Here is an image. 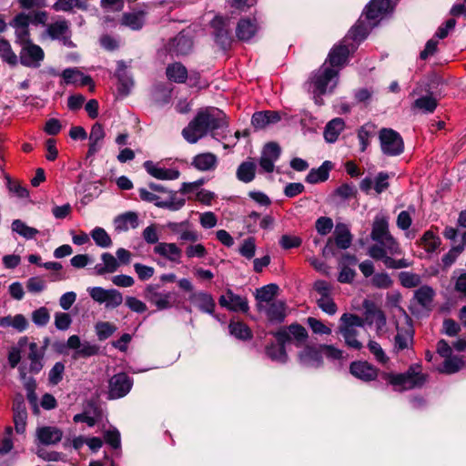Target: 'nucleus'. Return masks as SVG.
<instances>
[{"label":"nucleus","instance_id":"obj_40","mask_svg":"<svg viewBox=\"0 0 466 466\" xmlns=\"http://www.w3.org/2000/svg\"><path fill=\"white\" fill-rule=\"evenodd\" d=\"M335 243L341 249L348 248L352 241V236L345 224H338L334 231Z\"/></svg>","mask_w":466,"mask_h":466},{"label":"nucleus","instance_id":"obj_49","mask_svg":"<svg viewBox=\"0 0 466 466\" xmlns=\"http://www.w3.org/2000/svg\"><path fill=\"white\" fill-rule=\"evenodd\" d=\"M12 230L26 239L35 238V237L39 233L36 228L27 226L20 219H15L12 222Z\"/></svg>","mask_w":466,"mask_h":466},{"label":"nucleus","instance_id":"obj_53","mask_svg":"<svg viewBox=\"0 0 466 466\" xmlns=\"http://www.w3.org/2000/svg\"><path fill=\"white\" fill-rule=\"evenodd\" d=\"M289 329L290 339L295 340L297 346H301L307 341L309 334L303 326L299 324H291L289 326Z\"/></svg>","mask_w":466,"mask_h":466},{"label":"nucleus","instance_id":"obj_35","mask_svg":"<svg viewBox=\"0 0 466 466\" xmlns=\"http://www.w3.org/2000/svg\"><path fill=\"white\" fill-rule=\"evenodd\" d=\"M116 76L118 78V92L123 96L128 95L134 85V82L132 78L127 75L124 62L120 61L117 63Z\"/></svg>","mask_w":466,"mask_h":466},{"label":"nucleus","instance_id":"obj_14","mask_svg":"<svg viewBox=\"0 0 466 466\" xmlns=\"http://www.w3.org/2000/svg\"><path fill=\"white\" fill-rule=\"evenodd\" d=\"M280 147L274 142L265 145L259 159L260 167L268 173H271L275 167V162L280 156Z\"/></svg>","mask_w":466,"mask_h":466},{"label":"nucleus","instance_id":"obj_32","mask_svg":"<svg viewBox=\"0 0 466 466\" xmlns=\"http://www.w3.org/2000/svg\"><path fill=\"white\" fill-rule=\"evenodd\" d=\"M29 326L27 319L23 314L8 315L0 318V327L13 328L18 332L25 331Z\"/></svg>","mask_w":466,"mask_h":466},{"label":"nucleus","instance_id":"obj_36","mask_svg":"<svg viewBox=\"0 0 466 466\" xmlns=\"http://www.w3.org/2000/svg\"><path fill=\"white\" fill-rule=\"evenodd\" d=\"M115 227L118 231H127L138 227V217L135 212H126L115 219Z\"/></svg>","mask_w":466,"mask_h":466},{"label":"nucleus","instance_id":"obj_17","mask_svg":"<svg viewBox=\"0 0 466 466\" xmlns=\"http://www.w3.org/2000/svg\"><path fill=\"white\" fill-rule=\"evenodd\" d=\"M218 164V157L211 152H203L193 157L190 166L200 172L214 171Z\"/></svg>","mask_w":466,"mask_h":466},{"label":"nucleus","instance_id":"obj_64","mask_svg":"<svg viewBox=\"0 0 466 466\" xmlns=\"http://www.w3.org/2000/svg\"><path fill=\"white\" fill-rule=\"evenodd\" d=\"M463 245L452 247L441 258L443 268H450L462 253Z\"/></svg>","mask_w":466,"mask_h":466},{"label":"nucleus","instance_id":"obj_43","mask_svg":"<svg viewBox=\"0 0 466 466\" xmlns=\"http://www.w3.org/2000/svg\"><path fill=\"white\" fill-rule=\"evenodd\" d=\"M437 105V99L431 95H427L417 98L412 105V108L425 114H430L436 109Z\"/></svg>","mask_w":466,"mask_h":466},{"label":"nucleus","instance_id":"obj_39","mask_svg":"<svg viewBox=\"0 0 466 466\" xmlns=\"http://www.w3.org/2000/svg\"><path fill=\"white\" fill-rule=\"evenodd\" d=\"M344 127L345 123L342 118L337 117L330 120L324 130V137L326 141L329 143L335 142Z\"/></svg>","mask_w":466,"mask_h":466},{"label":"nucleus","instance_id":"obj_41","mask_svg":"<svg viewBox=\"0 0 466 466\" xmlns=\"http://www.w3.org/2000/svg\"><path fill=\"white\" fill-rule=\"evenodd\" d=\"M166 74L170 81L184 83L187 78V70L180 63H173L167 67Z\"/></svg>","mask_w":466,"mask_h":466},{"label":"nucleus","instance_id":"obj_28","mask_svg":"<svg viewBox=\"0 0 466 466\" xmlns=\"http://www.w3.org/2000/svg\"><path fill=\"white\" fill-rule=\"evenodd\" d=\"M280 120V116L277 111H260L252 116V125L255 128L262 129L270 124H275Z\"/></svg>","mask_w":466,"mask_h":466},{"label":"nucleus","instance_id":"obj_12","mask_svg":"<svg viewBox=\"0 0 466 466\" xmlns=\"http://www.w3.org/2000/svg\"><path fill=\"white\" fill-rule=\"evenodd\" d=\"M48 341V339H46L45 345L42 347L38 346L37 343L33 341L27 342V360H29V371L31 373L37 374L43 369V360Z\"/></svg>","mask_w":466,"mask_h":466},{"label":"nucleus","instance_id":"obj_46","mask_svg":"<svg viewBox=\"0 0 466 466\" xmlns=\"http://www.w3.org/2000/svg\"><path fill=\"white\" fill-rule=\"evenodd\" d=\"M167 199L160 203L162 208L177 211L182 208L186 203V199L177 196V192L168 191Z\"/></svg>","mask_w":466,"mask_h":466},{"label":"nucleus","instance_id":"obj_42","mask_svg":"<svg viewBox=\"0 0 466 466\" xmlns=\"http://www.w3.org/2000/svg\"><path fill=\"white\" fill-rule=\"evenodd\" d=\"M14 423L17 433H24L26 426L27 412L23 402L14 406Z\"/></svg>","mask_w":466,"mask_h":466},{"label":"nucleus","instance_id":"obj_18","mask_svg":"<svg viewBox=\"0 0 466 466\" xmlns=\"http://www.w3.org/2000/svg\"><path fill=\"white\" fill-rule=\"evenodd\" d=\"M286 303L277 299L258 309V310L264 313L271 322H282L286 318Z\"/></svg>","mask_w":466,"mask_h":466},{"label":"nucleus","instance_id":"obj_30","mask_svg":"<svg viewBox=\"0 0 466 466\" xmlns=\"http://www.w3.org/2000/svg\"><path fill=\"white\" fill-rule=\"evenodd\" d=\"M279 291V287L276 284H268L256 290L257 309L262 308L265 304L276 300L275 297Z\"/></svg>","mask_w":466,"mask_h":466},{"label":"nucleus","instance_id":"obj_58","mask_svg":"<svg viewBox=\"0 0 466 466\" xmlns=\"http://www.w3.org/2000/svg\"><path fill=\"white\" fill-rule=\"evenodd\" d=\"M256 240L253 237L247 238L243 240L238 248L239 254L247 259H251L256 253Z\"/></svg>","mask_w":466,"mask_h":466},{"label":"nucleus","instance_id":"obj_4","mask_svg":"<svg viewBox=\"0 0 466 466\" xmlns=\"http://www.w3.org/2000/svg\"><path fill=\"white\" fill-rule=\"evenodd\" d=\"M363 319L355 314L344 313L340 317L339 332L349 348L360 350L363 347L362 343L357 339V328L363 327Z\"/></svg>","mask_w":466,"mask_h":466},{"label":"nucleus","instance_id":"obj_60","mask_svg":"<svg viewBox=\"0 0 466 466\" xmlns=\"http://www.w3.org/2000/svg\"><path fill=\"white\" fill-rule=\"evenodd\" d=\"M116 327L107 321L96 323V331L99 340H105L115 333Z\"/></svg>","mask_w":466,"mask_h":466},{"label":"nucleus","instance_id":"obj_25","mask_svg":"<svg viewBox=\"0 0 466 466\" xmlns=\"http://www.w3.org/2000/svg\"><path fill=\"white\" fill-rule=\"evenodd\" d=\"M258 28L255 18H242L236 27V35L240 41H248L257 34Z\"/></svg>","mask_w":466,"mask_h":466},{"label":"nucleus","instance_id":"obj_15","mask_svg":"<svg viewBox=\"0 0 466 466\" xmlns=\"http://www.w3.org/2000/svg\"><path fill=\"white\" fill-rule=\"evenodd\" d=\"M365 309V319H363L369 325H374L378 331H380L386 326V317L382 310L370 301L365 300L363 303Z\"/></svg>","mask_w":466,"mask_h":466},{"label":"nucleus","instance_id":"obj_54","mask_svg":"<svg viewBox=\"0 0 466 466\" xmlns=\"http://www.w3.org/2000/svg\"><path fill=\"white\" fill-rule=\"evenodd\" d=\"M52 8L56 12H70L74 8H85V4L81 0H56Z\"/></svg>","mask_w":466,"mask_h":466},{"label":"nucleus","instance_id":"obj_21","mask_svg":"<svg viewBox=\"0 0 466 466\" xmlns=\"http://www.w3.org/2000/svg\"><path fill=\"white\" fill-rule=\"evenodd\" d=\"M35 436L43 445H55L62 440L63 431L56 427L43 426L36 429Z\"/></svg>","mask_w":466,"mask_h":466},{"label":"nucleus","instance_id":"obj_51","mask_svg":"<svg viewBox=\"0 0 466 466\" xmlns=\"http://www.w3.org/2000/svg\"><path fill=\"white\" fill-rule=\"evenodd\" d=\"M229 332L240 339H249L252 337L250 329L243 322H230L228 325Z\"/></svg>","mask_w":466,"mask_h":466},{"label":"nucleus","instance_id":"obj_23","mask_svg":"<svg viewBox=\"0 0 466 466\" xmlns=\"http://www.w3.org/2000/svg\"><path fill=\"white\" fill-rule=\"evenodd\" d=\"M350 50L345 45L335 46L329 52L328 58L324 64L333 69L340 68L345 65Z\"/></svg>","mask_w":466,"mask_h":466},{"label":"nucleus","instance_id":"obj_29","mask_svg":"<svg viewBox=\"0 0 466 466\" xmlns=\"http://www.w3.org/2000/svg\"><path fill=\"white\" fill-rule=\"evenodd\" d=\"M299 359L301 364L308 367H319L321 363L320 351L312 346H305L299 353Z\"/></svg>","mask_w":466,"mask_h":466},{"label":"nucleus","instance_id":"obj_6","mask_svg":"<svg viewBox=\"0 0 466 466\" xmlns=\"http://www.w3.org/2000/svg\"><path fill=\"white\" fill-rule=\"evenodd\" d=\"M381 152L388 157H397L404 151L401 136L392 128L383 127L379 132Z\"/></svg>","mask_w":466,"mask_h":466},{"label":"nucleus","instance_id":"obj_7","mask_svg":"<svg viewBox=\"0 0 466 466\" xmlns=\"http://www.w3.org/2000/svg\"><path fill=\"white\" fill-rule=\"evenodd\" d=\"M397 334L394 337V350L400 351L411 347L413 343L414 330L410 323V319L407 314H403L402 318L396 324Z\"/></svg>","mask_w":466,"mask_h":466},{"label":"nucleus","instance_id":"obj_20","mask_svg":"<svg viewBox=\"0 0 466 466\" xmlns=\"http://www.w3.org/2000/svg\"><path fill=\"white\" fill-rule=\"evenodd\" d=\"M154 253L172 263H180L182 250L176 243L160 242L154 247Z\"/></svg>","mask_w":466,"mask_h":466},{"label":"nucleus","instance_id":"obj_55","mask_svg":"<svg viewBox=\"0 0 466 466\" xmlns=\"http://www.w3.org/2000/svg\"><path fill=\"white\" fill-rule=\"evenodd\" d=\"M91 237L95 243L101 248H109L112 245V239L107 232L99 227L91 231Z\"/></svg>","mask_w":466,"mask_h":466},{"label":"nucleus","instance_id":"obj_44","mask_svg":"<svg viewBox=\"0 0 466 466\" xmlns=\"http://www.w3.org/2000/svg\"><path fill=\"white\" fill-rule=\"evenodd\" d=\"M256 174V164L253 161L242 162L237 169V177L244 183L251 182Z\"/></svg>","mask_w":466,"mask_h":466},{"label":"nucleus","instance_id":"obj_56","mask_svg":"<svg viewBox=\"0 0 466 466\" xmlns=\"http://www.w3.org/2000/svg\"><path fill=\"white\" fill-rule=\"evenodd\" d=\"M415 213V208L410 206L408 210L400 212L397 217L396 225L401 230H408L412 224V214Z\"/></svg>","mask_w":466,"mask_h":466},{"label":"nucleus","instance_id":"obj_24","mask_svg":"<svg viewBox=\"0 0 466 466\" xmlns=\"http://www.w3.org/2000/svg\"><path fill=\"white\" fill-rule=\"evenodd\" d=\"M144 167L152 177L162 180H174L179 177L180 172L176 168H166L152 161H146Z\"/></svg>","mask_w":466,"mask_h":466},{"label":"nucleus","instance_id":"obj_19","mask_svg":"<svg viewBox=\"0 0 466 466\" xmlns=\"http://www.w3.org/2000/svg\"><path fill=\"white\" fill-rule=\"evenodd\" d=\"M350 371L363 381L374 380L378 376V370L367 361H353L350 366Z\"/></svg>","mask_w":466,"mask_h":466},{"label":"nucleus","instance_id":"obj_8","mask_svg":"<svg viewBox=\"0 0 466 466\" xmlns=\"http://www.w3.org/2000/svg\"><path fill=\"white\" fill-rule=\"evenodd\" d=\"M133 380L125 372L112 376L108 381V399L116 400L125 397L132 389Z\"/></svg>","mask_w":466,"mask_h":466},{"label":"nucleus","instance_id":"obj_37","mask_svg":"<svg viewBox=\"0 0 466 466\" xmlns=\"http://www.w3.org/2000/svg\"><path fill=\"white\" fill-rule=\"evenodd\" d=\"M420 246L427 253L435 252L441 246V240L438 235L431 230H427L423 233L420 240L418 241Z\"/></svg>","mask_w":466,"mask_h":466},{"label":"nucleus","instance_id":"obj_3","mask_svg":"<svg viewBox=\"0 0 466 466\" xmlns=\"http://www.w3.org/2000/svg\"><path fill=\"white\" fill-rule=\"evenodd\" d=\"M383 379L400 390L421 388L428 380V375L422 372L421 365L412 364L403 373H384Z\"/></svg>","mask_w":466,"mask_h":466},{"label":"nucleus","instance_id":"obj_27","mask_svg":"<svg viewBox=\"0 0 466 466\" xmlns=\"http://www.w3.org/2000/svg\"><path fill=\"white\" fill-rule=\"evenodd\" d=\"M146 20V13L142 10H133L124 13L120 24L132 30H139L143 27Z\"/></svg>","mask_w":466,"mask_h":466},{"label":"nucleus","instance_id":"obj_52","mask_svg":"<svg viewBox=\"0 0 466 466\" xmlns=\"http://www.w3.org/2000/svg\"><path fill=\"white\" fill-rule=\"evenodd\" d=\"M434 295L435 292L432 288L422 286L415 291L414 297L420 305L427 307L431 303Z\"/></svg>","mask_w":466,"mask_h":466},{"label":"nucleus","instance_id":"obj_57","mask_svg":"<svg viewBox=\"0 0 466 466\" xmlns=\"http://www.w3.org/2000/svg\"><path fill=\"white\" fill-rule=\"evenodd\" d=\"M464 366V360L460 357H448L445 359L443 368L440 370L445 373H455Z\"/></svg>","mask_w":466,"mask_h":466},{"label":"nucleus","instance_id":"obj_63","mask_svg":"<svg viewBox=\"0 0 466 466\" xmlns=\"http://www.w3.org/2000/svg\"><path fill=\"white\" fill-rule=\"evenodd\" d=\"M307 324L311 329L312 332L318 335H329L331 334V329L328 326H326L322 321L319 319L309 317L307 319Z\"/></svg>","mask_w":466,"mask_h":466},{"label":"nucleus","instance_id":"obj_50","mask_svg":"<svg viewBox=\"0 0 466 466\" xmlns=\"http://www.w3.org/2000/svg\"><path fill=\"white\" fill-rule=\"evenodd\" d=\"M266 354L274 361L284 363L287 361L288 355L283 345L271 343L266 347Z\"/></svg>","mask_w":466,"mask_h":466},{"label":"nucleus","instance_id":"obj_26","mask_svg":"<svg viewBox=\"0 0 466 466\" xmlns=\"http://www.w3.org/2000/svg\"><path fill=\"white\" fill-rule=\"evenodd\" d=\"M106 133L103 126L100 123H95L92 126L88 139V151L87 157L94 156L101 148V143L105 138Z\"/></svg>","mask_w":466,"mask_h":466},{"label":"nucleus","instance_id":"obj_11","mask_svg":"<svg viewBox=\"0 0 466 466\" xmlns=\"http://www.w3.org/2000/svg\"><path fill=\"white\" fill-rule=\"evenodd\" d=\"M62 84L74 85L76 86H89L91 91L95 89V84L91 76L85 75L77 67H70L61 73Z\"/></svg>","mask_w":466,"mask_h":466},{"label":"nucleus","instance_id":"obj_47","mask_svg":"<svg viewBox=\"0 0 466 466\" xmlns=\"http://www.w3.org/2000/svg\"><path fill=\"white\" fill-rule=\"evenodd\" d=\"M0 56L3 61L7 63L8 65L15 66L17 65L18 57L12 50L10 43L1 38L0 39Z\"/></svg>","mask_w":466,"mask_h":466},{"label":"nucleus","instance_id":"obj_34","mask_svg":"<svg viewBox=\"0 0 466 466\" xmlns=\"http://www.w3.org/2000/svg\"><path fill=\"white\" fill-rule=\"evenodd\" d=\"M102 263L95 266L96 275H104L106 273H113L119 268V262L110 253L106 252L101 255Z\"/></svg>","mask_w":466,"mask_h":466},{"label":"nucleus","instance_id":"obj_61","mask_svg":"<svg viewBox=\"0 0 466 466\" xmlns=\"http://www.w3.org/2000/svg\"><path fill=\"white\" fill-rule=\"evenodd\" d=\"M31 318L36 326L44 327L49 322L50 313L46 307H40L32 312Z\"/></svg>","mask_w":466,"mask_h":466},{"label":"nucleus","instance_id":"obj_2","mask_svg":"<svg viewBox=\"0 0 466 466\" xmlns=\"http://www.w3.org/2000/svg\"><path fill=\"white\" fill-rule=\"evenodd\" d=\"M228 127L226 114L217 107H206L200 109L194 118L183 128L181 134L189 144H196L208 134L215 139L218 138V131H224Z\"/></svg>","mask_w":466,"mask_h":466},{"label":"nucleus","instance_id":"obj_16","mask_svg":"<svg viewBox=\"0 0 466 466\" xmlns=\"http://www.w3.org/2000/svg\"><path fill=\"white\" fill-rule=\"evenodd\" d=\"M145 297L158 310L167 309L172 307L171 293H160L157 291V286L148 285L145 289Z\"/></svg>","mask_w":466,"mask_h":466},{"label":"nucleus","instance_id":"obj_62","mask_svg":"<svg viewBox=\"0 0 466 466\" xmlns=\"http://www.w3.org/2000/svg\"><path fill=\"white\" fill-rule=\"evenodd\" d=\"M143 239L150 245H157L159 242L158 226L151 224L147 226L142 232Z\"/></svg>","mask_w":466,"mask_h":466},{"label":"nucleus","instance_id":"obj_13","mask_svg":"<svg viewBox=\"0 0 466 466\" xmlns=\"http://www.w3.org/2000/svg\"><path fill=\"white\" fill-rule=\"evenodd\" d=\"M219 305L231 311L247 312L249 309L248 299L245 297L235 294L231 289H227L218 299Z\"/></svg>","mask_w":466,"mask_h":466},{"label":"nucleus","instance_id":"obj_1","mask_svg":"<svg viewBox=\"0 0 466 466\" xmlns=\"http://www.w3.org/2000/svg\"><path fill=\"white\" fill-rule=\"evenodd\" d=\"M370 238L377 242L369 248L368 254L376 260H381L386 268L400 269L409 268L411 263L405 258H394V256L402 254L399 242L390 234L389 220L383 215L375 217Z\"/></svg>","mask_w":466,"mask_h":466},{"label":"nucleus","instance_id":"obj_10","mask_svg":"<svg viewBox=\"0 0 466 466\" xmlns=\"http://www.w3.org/2000/svg\"><path fill=\"white\" fill-rule=\"evenodd\" d=\"M45 34L52 40H60L66 46H70V26L66 19H58L46 25Z\"/></svg>","mask_w":466,"mask_h":466},{"label":"nucleus","instance_id":"obj_38","mask_svg":"<svg viewBox=\"0 0 466 466\" xmlns=\"http://www.w3.org/2000/svg\"><path fill=\"white\" fill-rule=\"evenodd\" d=\"M332 165L329 161H325L319 168H313L306 177V182L309 184H317L324 182L329 178V173Z\"/></svg>","mask_w":466,"mask_h":466},{"label":"nucleus","instance_id":"obj_22","mask_svg":"<svg viewBox=\"0 0 466 466\" xmlns=\"http://www.w3.org/2000/svg\"><path fill=\"white\" fill-rule=\"evenodd\" d=\"M188 300L202 312L214 313L216 303L210 294L204 291L191 292Z\"/></svg>","mask_w":466,"mask_h":466},{"label":"nucleus","instance_id":"obj_48","mask_svg":"<svg viewBox=\"0 0 466 466\" xmlns=\"http://www.w3.org/2000/svg\"><path fill=\"white\" fill-rule=\"evenodd\" d=\"M375 126L368 123L358 129V138L360 143V151L364 152L370 145V138L374 134Z\"/></svg>","mask_w":466,"mask_h":466},{"label":"nucleus","instance_id":"obj_33","mask_svg":"<svg viewBox=\"0 0 466 466\" xmlns=\"http://www.w3.org/2000/svg\"><path fill=\"white\" fill-rule=\"evenodd\" d=\"M211 26L215 30L216 40L224 45L229 40V23L222 16H216L212 22Z\"/></svg>","mask_w":466,"mask_h":466},{"label":"nucleus","instance_id":"obj_9","mask_svg":"<svg viewBox=\"0 0 466 466\" xmlns=\"http://www.w3.org/2000/svg\"><path fill=\"white\" fill-rule=\"evenodd\" d=\"M44 59L45 52L43 48L34 42L27 43V45L21 46L19 61L24 66L38 68Z\"/></svg>","mask_w":466,"mask_h":466},{"label":"nucleus","instance_id":"obj_45","mask_svg":"<svg viewBox=\"0 0 466 466\" xmlns=\"http://www.w3.org/2000/svg\"><path fill=\"white\" fill-rule=\"evenodd\" d=\"M27 342L28 337L24 336L18 339L16 346H13L10 348L7 359L11 368H15L20 362L21 351L26 346Z\"/></svg>","mask_w":466,"mask_h":466},{"label":"nucleus","instance_id":"obj_5","mask_svg":"<svg viewBox=\"0 0 466 466\" xmlns=\"http://www.w3.org/2000/svg\"><path fill=\"white\" fill-rule=\"evenodd\" d=\"M338 76V69L330 68L326 64H323L310 77L313 94L319 96L328 91H332L337 86Z\"/></svg>","mask_w":466,"mask_h":466},{"label":"nucleus","instance_id":"obj_31","mask_svg":"<svg viewBox=\"0 0 466 466\" xmlns=\"http://www.w3.org/2000/svg\"><path fill=\"white\" fill-rule=\"evenodd\" d=\"M390 7V0H371L366 7V17L375 20L386 14Z\"/></svg>","mask_w":466,"mask_h":466},{"label":"nucleus","instance_id":"obj_59","mask_svg":"<svg viewBox=\"0 0 466 466\" xmlns=\"http://www.w3.org/2000/svg\"><path fill=\"white\" fill-rule=\"evenodd\" d=\"M185 254L187 258H203L207 256L208 250L201 243H192L187 246Z\"/></svg>","mask_w":466,"mask_h":466}]
</instances>
